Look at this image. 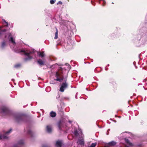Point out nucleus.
<instances>
[{
	"label": "nucleus",
	"instance_id": "obj_1",
	"mask_svg": "<svg viewBox=\"0 0 147 147\" xmlns=\"http://www.w3.org/2000/svg\"><path fill=\"white\" fill-rule=\"evenodd\" d=\"M55 76L57 79L55 80L61 82L64 80V81L65 82L62 84L59 90L61 92H64V90L67 86V84L66 82V79H64L62 71L60 70H59L58 72H56Z\"/></svg>",
	"mask_w": 147,
	"mask_h": 147
},
{
	"label": "nucleus",
	"instance_id": "obj_2",
	"mask_svg": "<svg viewBox=\"0 0 147 147\" xmlns=\"http://www.w3.org/2000/svg\"><path fill=\"white\" fill-rule=\"evenodd\" d=\"M35 52V51L34 50H33L32 52H26L24 49H21L20 51V52L23 53L24 55L27 56V57L24 59V60L25 61H27L28 60H30L32 58V55L33 54H34Z\"/></svg>",
	"mask_w": 147,
	"mask_h": 147
},
{
	"label": "nucleus",
	"instance_id": "obj_3",
	"mask_svg": "<svg viewBox=\"0 0 147 147\" xmlns=\"http://www.w3.org/2000/svg\"><path fill=\"white\" fill-rule=\"evenodd\" d=\"M8 38L9 39V40L11 41L13 44H15V41L13 39V37L11 36V34L9 33L8 34Z\"/></svg>",
	"mask_w": 147,
	"mask_h": 147
},
{
	"label": "nucleus",
	"instance_id": "obj_4",
	"mask_svg": "<svg viewBox=\"0 0 147 147\" xmlns=\"http://www.w3.org/2000/svg\"><path fill=\"white\" fill-rule=\"evenodd\" d=\"M0 111L1 113H7L8 111V109L6 107H4L1 109Z\"/></svg>",
	"mask_w": 147,
	"mask_h": 147
},
{
	"label": "nucleus",
	"instance_id": "obj_5",
	"mask_svg": "<svg viewBox=\"0 0 147 147\" xmlns=\"http://www.w3.org/2000/svg\"><path fill=\"white\" fill-rule=\"evenodd\" d=\"M62 144V142L61 141H57L56 144V146L57 147H61Z\"/></svg>",
	"mask_w": 147,
	"mask_h": 147
},
{
	"label": "nucleus",
	"instance_id": "obj_6",
	"mask_svg": "<svg viewBox=\"0 0 147 147\" xmlns=\"http://www.w3.org/2000/svg\"><path fill=\"white\" fill-rule=\"evenodd\" d=\"M47 131L48 133H50L52 131L51 127L50 125H48L47 127Z\"/></svg>",
	"mask_w": 147,
	"mask_h": 147
},
{
	"label": "nucleus",
	"instance_id": "obj_7",
	"mask_svg": "<svg viewBox=\"0 0 147 147\" xmlns=\"http://www.w3.org/2000/svg\"><path fill=\"white\" fill-rule=\"evenodd\" d=\"M38 63L40 65H44L45 62L41 59H39L38 60Z\"/></svg>",
	"mask_w": 147,
	"mask_h": 147
},
{
	"label": "nucleus",
	"instance_id": "obj_8",
	"mask_svg": "<svg viewBox=\"0 0 147 147\" xmlns=\"http://www.w3.org/2000/svg\"><path fill=\"white\" fill-rule=\"evenodd\" d=\"M116 143L114 141H112L108 143L109 146L108 147H110L111 146H113L115 145Z\"/></svg>",
	"mask_w": 147,
	"mask_h": 147
},
{
	"label": "nucleus",
	"instance_id": "obj_9",
	"mask_svg": "<svg viewBox=\"0 0 147 147\" xmlns=\"http://www.w3.org/2000/svg\"><path fill=\"white\" fill-rule=\"evenodd\" d=\"M77 143L78 144L80 145H83L84 144V141L83 139H82L81 140H79L77 142Z\"/></svg>",
	"mask_w": 147,
	"mask_h": 147
},
{
	"label": "nucleus",
	"instance_id": "obj_10",
	"mask_svg": "<svg viewBox=\"0 0 147 147\" xmlns=\"http://www.w3.org/2000/svg\"><path fill=\"white\" fill-rule=\"evenodd\" d=\"M38 55L41 57H43L44 56V54L43 52H38Z\"/></svg>",
	"mask_w": 147,
	"mask_h": 147
},
{
	"label": "nucleus",
	"instance_id": "obj_11",
	"mask_svg": "<svg viewBox=\"0 0 147 147\" xmlns=\"http://www.w3.org/2000/svg\"><path fill=\"white\" fill-rule=\"evenodd\" d=\"M50 114L51 116L52 117H55L56 115V113L53 111H52L50 113Z\"/></svg>",
	"mask_w": 147,
	"mask_h": 147
},
{
	"label": "nucleus",
	"instance_id": "obj_12",
	"mask_svg": "<svg viewBox=\"0 0 147 147\" xmlns=\"http://www.w3.org/2000/svg\"><path fill=\"white\" fill-rule=\"evenodd\" d=\"M56 32L55 34V37L54 38L55 39H57L58 38V31L57 29L56 28Z\"/></svg>",
	"mask_w": 147,
	"mask_h": 147
},
{
	"label": "nucleus",
	"instance_id": "obj_13",
	"mask_svg": "<svg viewBox=\"0 0 147 147\" xmlns=\"http://www.w3.org/2000/svg\"><path fill=\"white\" fill-rule=\"evenodd\" d=\"M96 145V143H92L91 146L89 147H95Z\"/></svg>",
	"mask_w": 147,
	"mask_h": 147
},
{
	"label": "nucleus",
	"instance_id": "obj_14",
	"mask_svg": "<svg viewBox=\"0 0 147 147\" xmlns=\"http://www.w3.org/2000/svg\"><path fill=\"white\" fill-rule=\"evenodd\" d=\"M3 24L5 26H7L8 25V23L7 22H6V21L4 20H3Z\"/></svg>",
	"mask_w": 147,
	"mask_h": 147
},
{
	"label": "nucleus",
	"instance_id": "obj_15",
	"mask_svg": "<svg viewBox=\"0 0 147 147\" xmlns=\"http://www.w3.org/2000/svg\"><path fill=\"white\" fill-rule=\"evenodd\" d=\"M11 131H12V129H10L8 131H7L5 133V135L8 134L9 133H10Z\"/></svg>",
	"mask_w": 147,
	"mask_h": 147
},
{
	"label": "nucleus",
	"instance_id": "obj_16",
	"mask_svg": "<svg viewBox=\"0 0 147 147\" xmlns=\"http://www.w3.org/2000/svg\"><path fill=\"white\" fill-rule=\"evenodd\" d=\"M126 141L127 143L129 146H131L132 145V144L127 139L126 140Z\"/></svg>",
	"mask_w": 147,
	"mask_h": 147
},
{
	"label": "nucleus",
	"instance_id": "obj_17",
	"mask_svg": "<svg viewBox=\"0 0 147 147\" xmlns=\"http://www.w3.org/2000/svg\"><path fill=\"white\" fill-rule=\"evenodd\" d=\"M7 138L5 136H2L1 135V134H0V140L1 139H2L3 138V139H6Z\"/></svg>",
	"mask_w": 147,
	"mask_h": 147
},
{
	"label": "nucleus",
	"instance_id": "obj_18",
	"mask_svg": "<svg viewBox=\"0 0 147 147\" xmlns=\"http://www.w3.org/2000/svg\"><path fill=\"white\" fill-rule=\"evenodd\" d=\"M78 134V132L77 130H76L74 131V135L75 136H77Z\"/></svg>",
	"mask_w": 147,
	"mask_h": 147
},
{
	"label": "nucleus",
	"instance_id": "obj_19",
	"mask_svg": "<svg viewBox=\"0 0 147 147\" xmlns=\"http://www.w3.org/2000/svg\"><path fill=\"white\" fill-rule=\"evenodd\" d=\"M50 3L51 4H53L55 3V1L53 0H51Z\"/></svg>",
	"mask_w": 147,
	"mask_h": 147
},
{
	"label": "nucleus",
	"instance_id": "obj_20",
	"mask_svg": "<svg viewBox=\"0 0 147 147\" xmlns=\"http://www.w3.org/2000/svg\"><path fill=\"white\" fill-rule=\"evenodd\" d=\"M5 45V42H3L2 43L1 47H3Z\"/></svg>",
	"mask_w": 147,
	"mask_h": 147
},
{
	"label": "nucleus",
	"instance_id": "obj_21",
	"mask_svg": "<svg viewBox=\"0 0 147 147\" xmlns=\"http://www.w3.org/2000/svg\"><path fill=\"white\" fill-rule=\"evenodd\" d=\"M20 65L19 64H18L17 65H15V67H18L20 66Z\"/></svg>",
	"mask_w": 147,
	"mask_h": 147
},
{
	"label": "nucleus",
	"instance_id": "obj_22",
	"mask_svg": "<svg viewBox=\"0 0 147 147\" xmlns=\"http://www.w3.org/2000/svg\"><path fill=\"white\" fill-rule=\"evenodd\" d=\"M59 3L62 4V3L61 1H59L58 3H57V4H58Z\"/></svg>",
	"mask_w": 147,
	"mask_h": 147
},
{
	"label": "nucleus",
	"instance_id": "obj_23",
	"mask_svg": "<svg viewBox=\"0 0 147 147\" xmlns=\"http://www.w3.org/2000/svg\"><path fill=\"white\" fill-rule=\"evenodd\" d=\"M5 29H4L3 30V32H5Z\"/></svg>",
	"mask_w": 147,
	"mask_h": 147
},
{
	"label": "nucleus",
	"instance_id": "obj_24",
	"mask_svg": "<svg viewBox=\"0 0 147 147\" xmlns=\"http://www.w3.org/2000/svg\"><path fill=\"white\" fill-rule=\"evenodd\" d=\"M1 27H0V31H1Z\"/></svg>",
	"mask_w": 147,
	"mask_h": 147
},
{
	"label": "nucleus",
	"instance_id": "obj_25",
	"mask_svg": "<svg viewBox=\"0 0 147 147\" xmlns=\"http://www.w3.org/2000/svg\"><path fill=\"white\" fill-rule=\"evenodd\" d=\"M59 128L60 129V126H59Z\"/></svg>",
	"mask_w": 147,
	"mask_h": 147
},
{
	"label": "nucleus",
	"instance_id": "obj_26",
	"mask_svg": "<svg viewBox=\"0 0 147 147\" xmlns=\"http://www.w3.org/2000/svg\"><path fill=\"white\" fill-rule=\"evenodd\" d=\"M69 122L70 123H71V122H70V121H69Z\"/></svg>",
	"mask_w": 147,
	"mask_h": 147
}]
</instances>
